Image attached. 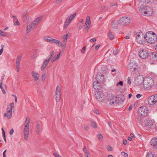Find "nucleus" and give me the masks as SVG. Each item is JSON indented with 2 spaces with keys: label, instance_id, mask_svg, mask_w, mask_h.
<instances>
[{
  "label": "nucleus",
  "instance_id": "nucleus-1",
  "mask_svg": "<svg viewBox=\"0 0 157 157\" xmlns=\"http://www.w3.org/2000/svg\"><path fill=\"white\" fill-rule=\"evenodd\" d=\"M136 82L137 85L142 89L146 90L151 89L155 84L154 81L151 77L149 76L144 78L141 75L138 76Z\"/></svg>",
  "mask_w": 157,
  "mask_h": 157
},
{
  "label": "nucleus",
  "instance_id": "nucleus-2",
  "mask_svg": "<svg viewBox=\"0 0 157 157\" xmlns=\"http://www.w3.org/2000/svg\"><path fill=\"white\" fill-rule=\"evenodd\" d=\"M157 42V35L154 32L149 31L146 33V43L154 44Z\"/></svg>",
  "mask_w": 157,
  "mask_h": 157
},
{
  "label": "nucleus",
  "instance_id": "nucleus-3",
  "mask_svg": "<svg viewBox=\"0 0 157 157\" xmlns=\"http://www.w3.org/2000/svg\"><path fill=\"white\" fill-rule=\"evenodd\" d=\"M42 18V16H40L36 18L33 23H28L26 28L27 33H29L32 29H35L40 23Z\"/></svg>",
  "mask_w": 157,
  "mask_h": 157
},
{
  "label": "nucleus",
  "instance_id": "nucleus-4",
  "mask_svg": "<svg viewBox=\"0 0 157 157\" xmlns=\"http://www.w3.org/2000/svg\"><path fill=\"white\" fill-rule=\"evenodd\" d=\"M30 123V118L29 117H27L25 121L23 128L24 136L25 140H27L29 138Z\"/></svg>",
  "mask_w": 157,
  "mask_h": 157
},
{
  "label": "nucleus",
  "instance_id": "nucleus-5",
  "mask_svg": "<svg viewBox=\"0 0 157 157\" xmlns=\"http://www.w3.org/2000/svg\"><path fill=\"white\" fill-rule=\"evenodd\" d=\"M140 12L142 15L149 16L153 14V9L151 7L145 6L143 7H141L140 9Z\"/></svg>",
  "mask_w": 157,
  "mask_h": 157
},
{
  "label": "nucleus",
  "instance_id": "nucleus-6",
  "mask_svg": "<svg viewBox=\"0 0 157 157\" xmlns=\"http://www.w3.org/2000/svg\"><path fill=\"white\" fill-rule=\"evenodd\" d=\"M95 97L97 101L102 104H105V96L102 92L97 91L94 93Z\"/></svg>",
  "mask_w": 157,
  "mask_h": 157
},
{
  "label": "nucleus",
  "instance_id": "nucleus-7",
  "mask_svg": "<svg viewBox=\"0 0 157 157\" xmlns=\"http://www.w3.org/2000/svg\"><path fill=\"white\" fill-rule=\"evenodd\" d=\"M136 39L137 42L140 44L146 43V33L144 34L142 32H138L136 34Z\"/></svg>",
  "mask_w": 157,
  "mask_h": 157
},
{
  "label": "nucleus",
  "instance_id": "nucleus-8",
  "mask_svg": "<svg viewBox=\"0 0 157 157\" xmlns=\"http://www.w3.org/2000/svg\"><path fill=\"white\" fill-rule=\"evenodd\" d=\"M128 67L131 71L135 73L139 72L141 71L140 67L133 62H130L128 65Z\"/></svg>",
  "mask_w": 157,
  "mask_h": 157
},
{
  "label": "nucleus",
  "instance_id": "nucleus-9",
  "mask_svg": "<svg viewBox=\"0 0 157 157\" xmlns=\"http://www.w3.org/2000/svg\"><path fill=\"white\" fill-rule=\"evenodd\" d=\"M143 123L145 126L148 128L157 129L156 124L155 122L150 119H147L144 120Z\"/></svg>",
  "mask_w": 157,
  "mask_h": 157
},
{
  "label": "nucleus",
  "instance_id": "nucleus-10",
  "mask_svg": "<svg viewBox=\"0 0 157 157\" xmlns=\"http://www.w3.org/2000/svg\"><path fill=\"white\" fill-rule=\"evenodd\" d=\"M14 106V104L11 103L8 105L6 109V112L4 113V116L6 117L8 119H10L12 115V107Z\"/></svg>",
  "mask_w": 157,
  "mask_h": 157
},
{
  "label": "nucleus",
  "instance_id": "nucleus-11",
  "mask_svg": "<svg viewBox=\"0 0 157 157\" xmlns=\"http://www.w3.org/2000/svg\"><path fill=\"white\" fill-rule=\"evenodd\" d=\"M44 40L47 42L51 43H53L57 45H59L61 43L60 41L58 40L53 39L50 36H45L43 38Z\"/></svg>",
  "mask_w": 157,
  "mask_h": 157
},
{
  "label": "nucleus",
  "instance_id": "nucleus-12",
  "mask_svg": "<svg viewBox=\"0 0 157 157\" xmlns=\"http://www.w3.org/2000/svg\"><path fill=\"white\" fill-rule=\"evenodd\" d=\"M31 75L34 82L36 84L39 85L40 83L39 74L34 71H33L31 72Z\"/></svg>",
  "mask_w": 157,
  "mask_h": 157
},
{
  "label": "nucleus",
  "instance_id": "nucleus-13",
  "mask_svg": "<svg viewBox=\"0 0 157 157\" xmlns=\"http://www.w3.org/2000/svg\"><path fill=\"white\" fill-rule=\"evenodd\" d=\"M69 36V35L68 34H67L63 36L62 38L63 40L62 42H61L60 41L61 44L57 45L59 47H61L63 49H65L66 48V42L67 41V39Z\"/></svg>",
  "mask_w": 157,
  "mask_h": 157
},
{
  "label": "nucleus",
  "instance_id": "nucleus-14",
  "mask_svg": "<svg viewBox=\"0 0 157 157\" xmlns=\"http://www.w3.org/2000/svg\"><path fill=\"white\" fill-rule=\"evenodd\" d=\"M139 56L142 59H146L149 56L147 50L145 49H141L139 52Z\"/></svg>",
  "mask_w": 157,
  "mask_h": 157
},
{
  "label": "nucleus",
  "instance_id": "nucleus-15",
  "mask_svg": "<svg viewBox=\"0 0 157 157\" xmlns=\"http://www.w3.org/2000/svg\"><path fill=\"white\" fill-rule=\"evenodd\" d=\"M117 97L112 94H109L107 97V100L111 105H116Z\"/></svg>",
  "mask_w": 157,
  "mask_h": 157
},
{
  "label": "nucleus",
  "instance_id": "nucleus-16",
  "mask_svg": "<svg viewBox=\"0 0 157 157\" xmlns=\"http://www.w3.org/2000/svg\"><path fill=\"white\" fill-rule=\"evenodd\" d=\"M147 102L149 105H151L157 103V94L152 95L148 98Z\"/></svg>",
  "mask_w": 157,
  "mask_h": 157
},
{
  "label": "nucleus",
  "instance_id": "nucleus-17",
  "mask_svg": "<svg viewBox=\"0 0 157 157\" xmlns=\"http://www.w3.org/2000/svg\"><path fill=\"white\" fill-rule=\"evenodd\" d=\"M120 24L122 25H129L131 22L129 17H124L121 18L119 20Z\"/></svg>",
  "mask_w": 157,
  "mask_h": 157
},
{
  "label": "nucleus",
  "instance_id": "nucleus-18",
  "mask_svg": "<svg viewBox=\"0 0 157 157\" xmlns=\"http://www.w3.org/2000/svg\"><path fill=\"white\" fill-rule=\"evenodd\" d=\"M148 112L147 108L146 106H143L140 107L139 110V114L144 117L146 116Z\"/></svg>",
  "mask_w": 157,
  "mask_h": 157
},
{
  "label": "nucleus",
  "instance_id": "nucleus-19",
  "mask_svg": "<svg viewBox=\"0 0 157 157\" xmlns=\"http://www.w3.org/2000/svg\"><path fill=\"white\" fill-rule=\"evenodd\" d=\"M91 22L89 16H87L86 17V23L84 25V29L86 32H88L89 28L90 26Z\"/></svg>",
  "mask_w": 157,
  "mask_h": 157
},
{
  "label": "nucleus",
  "instance_id": "nucleus-20",
  "mask_svg": "<svg viewBox=\"0 0 157 157\" xmlns=\"http://www.w3.org/2000/svg\"><path fill=\"white\" fill-rule=\"evenodd\" d=\"M125 98L123 95H120L118 97H117L116 104L118 105H121L123 103V102Z\"/></svg>",
  "mask_w": 157,
  "mask_h": 157
},
{
  "label": "nucleus",
  "instance_id": "nucleus-21",
  "mask_svg": "<svg viewBox=\"0 0 157 157\" xmlns=\"http://www.w3.org/2000/svg\"><path fill=\"white\" fill-rule=\"evenodd\" d=\"M150 144L153 149H157V138H152L150 141Z\"/></svg>",
  "mask_w": 157,
  "mask_h": 157
},
{
  "label": "nucleus",
  "instance_id": "nucleus-22",
  "mask_svg": "<svg viewBox=\"0 0 157 157\" xmlns=\"http://www.w3.org/2000/svg\"><path fill=\"white\" fill-rule=\"evenodd\" d=\"M104 80L103 75L101 74L98 73L97 75L95 78L94 81H97L101 82H102Z\"/></svg>",
  "mask_w": 157,
  "mask_h": 157
},
{
  "label": "nucleus",
  "instance_id": "nucleus-23",
  "mask_svg": "<svg viewBox=\"0 0 157 157\" xmlns=\"http://www.w3.org/2000/svg\"><path fill=\"white\" fill-rule=\"evenodd\" d=\"M101 82L97 81H94L93 83L94 88L96 90L100 89L101 87Z\"/></svg>",
  "mask_w": 157,
  "mask_h": 157
},
{
  "label": "nucleus",
  "instance_id": "nucleus-24",
  "mask_svg": "<svg viewBox=\"0 0 157 157\" xmlns=\"http://www.w3.org/2000/svg\"><path fill=\"white\" fill-rule=\"evenodd\" d=\"M50 60V59L47 58L44 61L43 63L40 67V70L41 71H43L47 67Z\"/></svg>",
  "mask_w": 157,
  "mask_h": 157
},
{
  "label": "nucleus",
  "instance_id": "nucleus-25",
  "mask_svg": "<svg viewBox=\"0 0 157 157\" xmlns=\"http://www.w3.org/2000/svg\"><path fill=\"white\" fill-rule=\"evenodd\" d=\"M21 57V56H19L17 58L16 61V68L17 69V72H19L20 70V60Z\"/></svg>",
  "mask_w": 157,
  "mask_h": 157
},
{
  "label": "nucleus",
  "instance_id": "nucleus-26",
  "mask_svg": "<svg viewBox=\"0 0 157 157\" xmlns=\"http://www.w3.org/2000/svg\"><path fill=\"white\" fill-rule=\"evenodd\" d=\"M76 14V13L71 14L67 17L66 20L71 23L75 17Z\"/></svg>",
  "mask_w": 157,
  "mask_h": 157
},
{
  "label": "nucleus",
  "instance_id": "nucleus-27",
  "mask_svg": "<svg viewBox=\"0 0 157 157\" xmlns=\"http://www.w3.org/2000/svg\"><path fill=\"white\" fill-rule=\"evenodd\" d=\"M61 53V52H59V53L55 55L53 59H51V62L53 63L58 60L60 57Z\"/></svg>",
  "mask_w": 157,
  "mask_h": 157
},
{
  "label": "nucleus",
  "instance_id": "nucleus-28",
  "mask_svg": "<svg viewBox=\"0 0 157 157\" xmlns=\"http://www.w3.org/2000/svg\"><path fill=\"white\" fill-rule=\"evenodd\" d=\"M151 57L154 60H157V53L155 52H152L151 54Z\"/></svg>",
  "mask_w": 157,
  "mask_h": 157
},
{
  "label": "nucleus",
  "instance_id": "nucleus-29",
  "mask_svg": "<svg viewBox=\"0 0 157 157\" xmlns=\"http://www.w3.org/2000/svg\"><path fill=\"white\" fill-rule=\"evenodd\" d=\"M55 96L56 101L57 102H59L61 99V94H55Z\"/></svg>",
  "mask_w": 157,
  "mask_h": 157
},
{
  "label": "nucleus",
  "instance_id": "nucleus-30",
  "mask_svg": "<svg viewBox=\"0 0 157 157\" xmlns=\"http://www.w3.org/2000/svg\"><path fill=\"white\" fill-rule=\"evenodd\" d=\"M61 88L59 86H57L56 88L55 91V94H61L60 93L61 91Z\"/></svg>",
  "mask_w": 157,
  "mask_h": 157
},
{
  "label": "nucleus",
  "instance_id": "nucleus-31",
  "mask_svg": "<svg viewBox=\"0 0 157 157\" xmlns=\"http://www.w3.org/2000/svg\"><path fill=\"white\" fill-rule=\"evenodd\" d=\"M28 13V11H25L24 13L23 17V20L24 22H25L26 21L27 17V14Z\"/></svg>",
  "mask_w": 157,
  "mask_h": 157
},
{
  "label": "nucleus",
  "instance_id": "nucleus-32",
  "mask_svg": "<svg viewBox=\"0 0 157 157\" xmlns=\"http://www.w3.org/2000/svg\"><path fill=\"white\" fill-rule=\"evenodd\" d=\"M146 157H156V155L153 152H149L147 155Z\"/></svg>",
  "mask_w": 157,
  "mask_h": 157
},
{
  "label": "nucleus",
  "instance_id": "nucleus-33",
  "mask_svg": "<svg viewBox=\"0 0 157 157\" xmlns=\"http://www.w3.org/2000/svg\"><path fill=\"white\" fill-rule=\"evenodd\" d=\"M70 23L68 21H67L66 20H65L64 24L63 25V28L64 29H66L68 26L69 25Z\"/></svg>",
  "mask_w": 157,
  "mask_h": 157
},
{
  "label": "nucleus",
  "instance_id": "nucleus-34",
  "mask_svg": "<svg viewBox=\"0 0 157 157\" xmlns=\"http://www.w3.org/2000/svg\"><path fill=\"white\" fill-rule=\"evenodd\" d=\"M54 50H52L50 53V55L49 56H48L47 57V58L51 60L52 57V56L54 55Z\"/></svg>",
  "mask_w": 157,
  "mask_h": 157
},
{
  "label": "nucleus",
  "instance_id": "nucleus-35",
  "mask_svg": "<svg viewBox=\"0 0 157 157\" xmlns=\"http://www.w3.org/2000/svg\"><path fill=\"white\" fill-rule=\"evenodd\" d=\"M0 35L3 36H6L7 34L6 33L0 30Z\"/></svg>",
  "mask_w": 157,
  "mask_h": 157
},
{
  "label": "nucleus",
  "instance_id": "nucleus-36",
  "mask_svg": "<svg viewBox=\"0 0 157 157\" xmlns=\"http://www.w3.org/2000/svg\"><path fill=\"white\" fill-rule=\"evenodd\" d=\"M46 73H43L42 74V77H41V80L43 82L45 81V79L46 78Z\"/></svg>",
  "mask_w": 157,
  "mask_h": 157
},
{
  "label": "nucleus",
  "instance_id": "nucleus-37",
  "mask_svg": "<svg viewBox=\"0 0 157 157\" xmlns=\"http://www.w3.org/2000/svg\"><path fill=\"white\" fill-rule=\"evenodd\" d=\"M15 18L14 19V25H19L20 24L19 22L18 21V20L17 19L16 17H14Z\"/></svg>",
  "mask_w": 157,
  "mask_h": 157
},
{
  "label": "nucleus",
  "instance_id": "nucleus-38",
  "mask_svg": "<svg viewBox=\"0 0 157 157\" xmlns=\"http://www.w3.org/2000/svg\"><path fill=\"white\" fill-rule=\"evenodd\" d=\"M108 36L109 37L111 40H112L114 38V36L113 33L110 32H109L108 33Z\"/></svg>",
  "mask_w": 157,
  "mask_h": 157
},
{
  "label": "nucleus",
  "instance_id": "nucleus-39",
  "mask_svg": "<svg viewBox=\"0 0 157 157\" xmlns=\"http://www.w3.org/2000/svg\"><path fill=\"white\" fill-rule=\"evenodd\" d=\"M97 137L100 140H102L103 139V137L101 134H98L97 136Z\"/></svg>",
  "mask_w": 157,
  "mask_h": 157
},
{
  "label": "nucleus",
  "instance_id": "nucleus-40",
  "mask_svg": "<svg viewBox=\"0 0 157 157\" xmlns=\"http://www.w3.org/2000/svg\"><path fill=\"white\" fill-rule=\"evenodd\" d=\"M121 154L124 157H128V154L127 153L124 152L122 151L121 152Z\"/></svg>",
  "mask_w": 157,
  "mask_h": 157
},
{
  "label": "nucleus",
  "instance_id": "nucleus-41",
  "mask_svg": "<svg viewBox=\"0 0 157 157\" xmlns=\"http://www.w3.org/2000/svg\"><path fill=\"white\" fill-rule=\"evenodd\" d=\"M83 23H81L78 22V27L79 28V30H80L83 26Z\"/></svg>",
  "mask_w": 157,
  "mask_h": 157
},
{
  "label": "nucleus",
  "instance_id": "nucleus-42",
  "mask_svg": "<svg viewBox=\"0 0 157 157\" xmlns=\"http://www.w3.org/2000/svg\"><path fill=\"white\" fill-rule=\"evenodd\" d=\"M91 125L93 128H96L97 127V124L94 122H92L91 123Z\"/></svg>",
  "mask_w": 157,
  "mask_h": 157
},
{
  "label": "nucleus",
  "instance_id": "nucleus-43",
  "mask_svg": "<svg viewBox=\"0 0 157 157\" xmlns=\"http://www.w3.org/2000/svg\"><path fill=\"white\" fill-rule=\"evenodd\" d=\"M86 50V47L84 46L83 47L81 51V53L82 54H85Z\"/></svg>",
  "mask_w": 157,
  "mask_h": 157
},
{
  "label": "nucleus",
  "instance_id": "nucleus-44",
  "mask_svg": "<svg viewBox=\"0 0 157 157\" xmlns=\"http://www.w3.org/2000/svg\"><path fill=\"white\" fill-rule=\"evenodd\" d=\"M123 82L122 81H120L118 82L116 84V86H118L119 85H120L121 86H122L123 85Z\"/></svg>",
  "mask_w": 157,
  "mask_h": 157
},
{
  "label": "nucleus",
  "instance_id": "nucleus-45",
  "mask_svg": "<svg viewBox=\"0 0 157 157\" xmlns=\"http://www.w3.org/2000/svg\"><path fill=\"white\" fill-rule=\"evenodd\" d=\"M53 155L56 157H62L59 154L57 153H54Z\"/></svg>",
  "mask_w": 157,
  "mask_h": 157
},
{
  "label": "nucleus",
  "instance_id": "nucleus-46",
  "mask_svg": "<svg viewBox=\"0 0 157 157\" xmlns=\"http://www.w3.org/2000/svg\"><path fill=\"white\" fill-rule=\"evenodd\" d=\"M83 151L85 153V154H88L89 153L88 151L86 149V147H84L83 148Z\"/></svg>",
  "mask_w": 157,
  "mask_h": 157
},
{
  "label": "nucleus",
  "instance_id": "nucleus-47",
  "mask_svg": "<svg viewBox=\"0 0 157 157\" xmlns=\"http://www.w3.org/2000/svg\"><path fill=\"white\" fill-rule=\"evenodd\" d=\"M127 80V83L129 84H130L131 83V78L129 77H128V78Z\"/></svg>",
  "mask_w": 157,
  "mask_h": 157
},
{
  "label": "nucleus",
  "instance_id": "nucleus-48",
  "mask_svg": "<svg viewBox=\"0 0 157 157\" xmlns=\"http://www.w3.org/2000/svg\"><path fill=\"white\" fill-rule=\"evenodd\" d=\"M107 149L109 151H111L113 150L112 147L110 146H108L107 147Z\"/></svg>",
  "mask_w": 157,
  "mask_h": 157
},
{
  "label": "nucleus",
  "instance_id": "nucleus-49",
  "mask_svg": "<svg viewBox=\"0 0 157 157\" xmlns=\"http://www.w3.org/2000/svg\"><path fill=\"white\" fill-rule=\"evenodd\" d=\"M36 129H40V124L37 123L36 125Z\"/></svg>",
  "mask_w": 157,
  "mask_h": 157
},
{
  "label": "nucleus",
  "instance_id": "nucleus-50",
  "mask_svg": "<svg viewBox=\"0 0 157 157\" xmlns=\"http://www.w3.org/2000/svg\"><path fill=\"white\" fill-rule=\"evenodd\" d=\"M142 96V95L140 94H137L136 97L137 98H140L141 96Z\"/></svg>",
  "mask_w": 157,
  "mask_h": 157
},
{
  "label": "nucleus",
  "instance_id": "nucleus-51",
  "mask_svg": "<svg viewBox=\"0 0 157 157\" xmlns=\"http://www.w3.org/2000/svg\"><path fill=\"white\" fill-rule=\"evenodd\" d=\"M117 3H116V2H114V3H112L111 6H110L111 7H112V6H116L117 5Z\"/></svg>",
  "mask_w": 157,
  "mask_h": 157
},
{
  "label": "nucleus",
  "instance_id": "nucleus-52",
  "mask_svg": "<svg viewBox=\"0 0 157 157\" xmlns=\"http://www.w3.org/2000/svg\"><path fill=\"white\" fill-rule=\"evenodd\" d=\"M3 51V48L2 46V48L0 49V55H1L2 54Z\"/></svg>",
  "mask_w": 157,
  "mask_h": 157
},
{
  "label": "nucleus",
  "instance_id": "nucleus-53",
  "mask_svg": "<svg viewBox=\"0 0 157 157\" xmlns=\"http://www.w3.org/2000/svg\"><path fill=\"white\" fill-rule=\"evenodd\" d=\"M100 44H98V45H97L95 46V50H97L100 47Z\"/></svg>",
  "mask_w": 157,
  "mask_h": 157
},
{
  "label": "nucleus",
  "instance_id": "nucleus-54",
  "mask_svg": "<svg viewBox=\"0 0 157 157\" xmlns=\"http://www.w3.org/2000/svg\"><path fill=\"white\" fill-rule=\"evenodd\" d=\"M123 143L124 145H126L127 144V140H124L123 141Z\"/></svg>",
  "mask_w": 157,
  "mask_h": 157
},
{
  "label": "nucleus",
  "instance_id": "nucleus-55",
  "mask_svg": "<svg viewBox=\"0 0 157 157\" xmlns=\"http://www.w3.org/2000/svg\"><path fill=\"white\" fill-rule=\"evenodd\" d=\"M63 0H56L55 2V3L56 4L59 3L61 2Z\"/></svg>",
  "mask_w": 157,
  "mask_h": 157
},
{
  "label": "nucleus",
  "instance_id": "nucleus-56",
  "mask_svg": "<svg viewBox=\"0 0 157 157\" xmlns=\"http://www.w3.org/2000/svg\"><path fill=\"white\" fill-rule=\"evenodd\" d=\"M0 88L1 90L3 89V88L2 87V82H1L0 83Z\"/></svg>",
  "mask_w": 157,
  "mask_h": 157
},
{
  "label": "nucleus",
  "instance_id": "nucleus-57",
  "mask_svg": "<svg viewBox=\"0 0 157 157\" xmlns=\"http://www.w3.org/2000/svg\"><path fill=\"white\" fill-rule=\"evenodd\" d=\"M96 41V39L94 38L92 39H91V40H90V42H95Z\"/></svg>",
  "mask_w": 157,
  "mask_h": 157
},
{
  "label": "nucleus",
  "instance_id": "nucleus-58",
  "mask_svg": "<svg viewBox=\"0 0 157 157\" xmlns=\"http://www.w3.org/2000/svg\"><path fill=\"white\" fill-rule=\"evenodd\" d=\"M84 128L85 130H87L89 129V127L88 126H86L84 127Z\"/></svg>",
  "mask_w": 157,
  "mask_h": 157
},
{
  "label": "nucleus",
  "instance_id": "nucleus-59",
  "mask_svg": "<svg viewBox=\"0 0 157 157\" xmlns=\"http://www.w3.org/2000/svg\"><path fill=\"white\" fill-rule=\"evenodd\" d=\"M137 121L139 122V123L141 121L142 119L141 117H138L137 119Z\"/></svg>",
  "mask_w": 157,
  "mask_h": 157
},
{
  "label": "nucleus",
  "instance_id": "nucleus-60",
  "mask_svg": "<svg viewBox=\"0 0 157 157\" xmlns=\"http://www.w3.org/2000/svg\"><path fill=\"white\" fill-rule=\"evenodd\" d=\"M14 132V130L13 129H12L11 130L10 132V134L11 135H12Z\"/></svg>",
  "mask_w": 157,
  "mask_h": 157
},
{
  "label": "nucleus",
  "instance_id": "nucleus-61",
  "mask_svg": "<svg viewBox=\"0 0 157 157\" xmlns=\"http://www.w3.org/2000/svg\"><path fill=\"white\" fill-rule=\"evenodd\" d=\"M130 136L132 137L133 138H135V136L134 134L132 133H131L130 134Z\"/></svg>",
  "mask_w": 157,
  "mask_h": 157
},
{
  "label": "nucleus",
  "instance_id": "nucleus-62",
  "mask_svg": "<svg viewBox=\"0 0 157 157\" xmlns=\"http://www.w3.org/2000/svg\"><path fill=\"white\" fill-rule=\"evenodd\" d=\"M2 92V93L4 94H5L6 93L5 90H4V89H3L1 90Z\"/></svg>",
  "mask_w": 157,
  "mask_h": 157
},
{
  "label": "nucleus",
  "instance_id": "nucleus-63",
  "mask_svg": "<svg viewBox=\"0 0 157 157\" xmlns=\"http://www.w3.org/2000/svg\"><path fill=\"white\" fill-rule=\"evenodd\" d=\"M95 113L96 114H99V112L98 110H95L94 111Z\"/></svg>",
  "mask_w": 157,
  "mask_h": 157
},
{
  "label": "nucleus",
  "instance_id": "nucleus-64",
  "mask_svg": "<svg viewBox=\"0 0 157 157\" xmlns=\"http://www.w3.org/2000/svg\"><path fill=\"white\" fill-rule=\"evenodd\" d=\"M90 155V153H88V154H86L85 156L86 157H90L89 155Z\"/></svg>",
  "mask_w": 157,
  "mask_h": 157
}]
</instances>
